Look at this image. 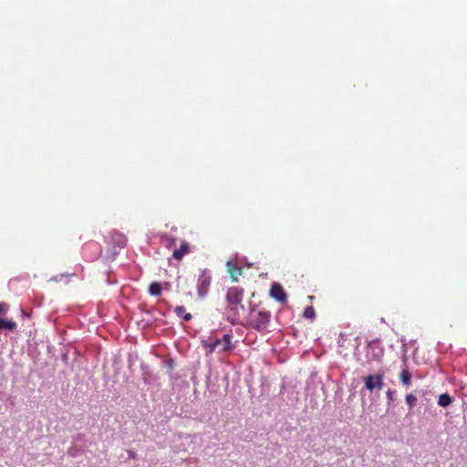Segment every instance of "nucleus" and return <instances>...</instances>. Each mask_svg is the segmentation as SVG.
Wrapping results in <instances>:
<instances>
[{
	"instance_id": "f257e3e1",
	"label": "nucleus",
	"mask_w": 467,
	"mask_h": 467,
	"mask_svg": "<svg viewBox=\"0 0 467 467\" xmlns=\"http://www.w3.org/2000/svg\"><path fill=\"white\" fill-rule=\"evenodd\" d=\"M244 297V289L237 286L230 287L226 293L227 309L237 314L238 308L244 309L242 304Z\"/></svg>"
},
{
	"instance_id": "f03ea898",
	"label": "nucleus",
	"mask_w": 467,
	"mask_h": 467,
	"mask_svg": "<svg viewBox=\"0 0 467 467\" xmlns=\"http://www.w3.org/2000/svg\"><path fill=\"white\" fill-rule=\"evenodd\" d=\"M271 316L269 311L259 310L252 317L250 327L260 333L266 331Z\"/></svg>"
},
{
	"instance_id": "7ed1b4c3",
	"label": "nucleus",
	"mask_w": 467,
	"mask_h": 467,
	"mask_svg": "<svg viewBox=\"0 0 467 467\" xmlns=\"http://www.w3.org/2000/svg\"><path fill=\"white\" fill-rule=\"evenodd\" d=\"M212 276L208 270H203L198 277L197 292L200 297H204L211 285Z\"/></svg>"
},
{
	"instance_id": "20e7f679",
	"label": "nucleus",
	"mask_w": 467,
	"mask_h": 467,
	"mask_svg": "<svg viewBox=\"0 0 467 467\" xmlns=\"http://www.w3.org/2000/svg\"><path fill=\"white\" fill-rule=\"evenodd\" d=\"M214 340L216 343V351L219 353L229 352L235 348L232 334H224L222 338L214 337Z\"/></svg>"
},
{
	"instance_id": "39448f33",
	"label": "nucleus",
	"mask_w": 467,
	"mask_h": 467,
	"mask_svg": "<svg viewBox=\"0 0 467 467\" xmlns=\"http://www.w3.org/2000/svg\"><path fill=\"white\" fill-rule=\"evenodd\" d=\"M270 296L275 299L279 303H286L287 295L285 292L283 286L278 283H273L270 288Z\"/></svg>"
},
{
	"instance_id": "423d86ee",
	"label": "nucleus",
	"mask_w": 467,
	"mask_h": 467,
	"mask_svg": "<svg viewBox=\"0 0 467 467\" xmlns=\"http://www.w3.org/2000/svg\"><path fill=\"white\" fill-rule=\"evenodd\" d=\"M364 382L367 389L372 391L374 389H378L379 390H380L383 388V376L368 375L364 379Z\"/></svg>"
},
{
	"instance_id": "0eeeda50",
	"label": "nucleus",
	"mask_w": 467,
	"mask_h": 467,
	"mask_svg": "<svg viewBox=\"0 0 467 467\" xmlns=\"http://www.w3.org/2000/svg\"><path fill=\"white\" fill-rule=\"evenodd\" d=\"M111 244L118 247V248H123L127 244V238L124 234L120 233H114L111 234Z\"/></svg>"
},
{
	"instance_id": "6e6552de",
	"label": "nucleus",
	"mask_w": 467,
	"mask_h": 467,
	"mask_svg": "<svg viewBox=\"0 0 467 467\" xmlns=\"http://www.w3.org/2000/svg\"><path fill=\"white\" fill-rule=\"evenodd\" d=\"M227 268L233 282H236L244 271L243 267L235 266L231 261L227 262Z\"/></svg>"
},
{
	"instance_id": "1a4fd4ad",
	"label": "nucleus",
	"mask_w": 467,
	"mask_h": 467,
	"mask_svg": "<svg viewBox=\"0 0 467 467\" xmlns=\"http://www.w3.org/2000/svg\"><path fill=\"white\" fill-rule=\"evenodd\" d=\"M190 252V246L189 244L184 242L181 244L180 248L175 249L172 253V257L175 260H181L185 254H187Z\"/></svg>"
},
{
	"instance_id": "9d476101",
	"label": "nucleus",
	"mask_w": 467,
	"mask_h": 467,
	"mask_svg": "<svg viewBox=\"0 0 467 467\" xmlns=\"http://www.w3.org/2000/svg\"><path fill=\"white\" fill-rule=\"evenodd\" d=\"M202 345L206 350V353L212 354L217 350L216 348V343L213 337H209L207 339L202 340Z\"/></svg>"
},
{
	"instance_id": "9b49d317",
	"label": "nucleus",
	"mask_w": 467,
	"mask_h": 467,
	"mask_svg": "<svg viewBox=\"0 0 467 467\" xmlns=\"http://www.w3.org/2000/svg\"><path fill=\"white\" fill-rule=\"evenodd\" d=\"M177 317H182L184 321H190L192 318L191 313H187L183 306H178L174 308Z\"/></svg>"
},
{
	"instance_id": "f8f14e48",
	"label": "nucleus",
	"mask_w": 467,
	"mask_h": 467,
	"mask_svg": "<svg viewBox=\"0 0 467 467\" xmlns=\"http://www.w3.org/2000/svg\"><path fill=\"white\" fill-rule=\"evenodd\" d=\"M162 285L159 282H152L149 286L150 296H159L161 294Z\"/></svg>"
},
{
	"instance_id": "ddd939ff",
	"label": "nucleus",
	"mask_w": 467,
	"mask_h": 467,
	"mask_svg": "<svg viewBox=\"0 0 467 467\" xmlns=\"http://www.w3.org/2000/svg\"><path fill=\"white\" fill-rule=\"evenodd\" d=\"M400 379L405 386H410L411 384V374L408 368H405L401 370Z\"/></svg>"
},
{
	"instance_id": "4468645a",
	"label": "nucleus",
	"mask_w": 467,
	"mask_h": 467,
	"mask_svg": "<svg viewBox=\"0 0 467 467\" xmlns=\"http://www.w3.org/2000/svg\"><path fill=\"white\" fill-rule=\"evenodd\" d=\"M452 402L451 397L447 393H442L438 398V404L441 407H447Z\"/></svg>"
},
{
	"instance_id": "2eb2a0df",
	"label": "nucleus",
	"mask_w": 467,
	"mask_h": 467,
	"mask_svg": "<svg viewBox=\"0 0 467 467\" xmlns=\"http://www.w3.org/2000/svg\"><path fill=\"white\" fill-rule=\"evenodd\" d=\"M16 327V322L12 320H5L3 318H0V329L6 328L10 331L14 330Z\"/></svg>"
},
{
	"instance_id": "dca6fc26",
	"label": "nucleus",
	"mask_w": 467,
	"mask_h": 467,
	"mask_svg": "<svg viewBox=\"0 0 467 467\" xmlns=\"http://www.w3.org/2000/svg\"><path fill=\"white\" fill-rule=\"evenodd\" d=\"M316 316V311L313 306H307L304 310V317L306 318H314Z\"/></svg>"
},
{
	"instance_id": "f3484780",
	"label": "nucleus",
	"mask_w": 467,
	"mask_h": 467,
	"mask_svg": "<svg viewBox=\"0 0 467 467\" xmlns=\"http://www.w3.org/2000/svg\"><path fill=\"white\" fill-rule=\"evenodd\" d=\"M407 404L412 408L417 403V398L413 394H407L405 397Z\"/></svg>"
},
{
	"instance_id": "a211bd4d",
	"label": "nucleus",
	"mask_w": 467,
	"mask_h": 467,
	"mask_svg": "<svg viewBox=\"0 0 467 467\" xmlns=\"http://www.w3.org/2000/svg\"><path fill=\"white\" fill-rule=\"evenodd\" d=\"M7 311V305L5 303H0V315H5Z\"/></svg>"
},
{
	"instance_id": "6ab92c4d",
	"label": "nucleus",
	"mask_w": 467,
	"mask_h": 467,
	"mask_svg": "<svg viewBox=\"0 0 467 467\" xmlns=\"http://www.w3.org/2000/svg\"><path fill=\"white\" fill-rule=\"evenodd\" d=\"M128 454L130 458H136V453L133 451H128Z\"/></svg>"
},
{
	"instance_id": "aec40b11",
	"label": "nucleus",
	"mask_w": 467,
	"mask_h": 467,
	"mask_svg": "<svg viewBox=\"0 0 467 467\" xmlns=\"http://www.w3.org/2000/svg\"><path fill=\"white\" fill-rule=\"evenodd\" d=\"M387 395L389 400H392V391L390 389L388 390Z\"/></svg>"
},
{
	"instance_id": "412c9836",
	"label": "nucleus",
	"mask_w": 467,
	"mask_h": 467,
	"mask_svg": "<svg viewBox=\"0 0 467 467\" xmlns=\"http://www.w3.org/2000/svg\"><path fill=\"white\" fill-rule=\"evenodd\" d=\"M169 287H170L169 283H165L164 285H162V288H164V289H169Z\"/></svg>"
},
{
	"instance_id": "4be33fe9",
	"label": "nucleus",
	"mask_w": 467,
	"mask_h": 467,
	"mask_svg": "<svg viewBox=\"0 0 467 467\" xmlns=\"http://www.w3.org/2000/svg\"><path fill=\"white\" fill-rule=\"evenodd\" d=\"M174 243H175V239H174V238H171V244H174Z\"/></svg>"
}]
</instances>
